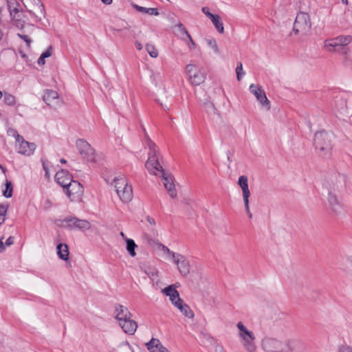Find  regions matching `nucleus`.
<instances>
[{
  "label": "nucleus",
  "mask_w": 352,
  "mask_h": 352,
  "mask_svg": "<svg viewBox=\"0 0 352 352\" xmlns=\"http://www.w3.org/2000/svg\"><path fill=\"white\" fill-rule=\"evenodd\" d=\"M201 10L211 20L216 30L219 33H223L224 28L221 16L219 14H212L208 7H203Z\"/></svg>",
  "instance_id": "nucleus-21"
},
{
  "label": "nucleus",
  "mask_w": 352,
  "mask_h": 352,
  "mask_svg": "<svg viewBox=\"0 0 352 352\" xmlns=\"http://www.w3.org/2000/svg\"><path fill=\"white\" fill-rule=\"evenodd\" d=\"M76 145L82 158L91 162L96 161L95 150L86 140L78 139L76 140Z\"/></svg>",
  "instance_id": "nucleus-10"
},
{
  "label": "nucleus",
  "mask_w": 352,
  "mask_h": 352,
  "mask_svg": "<svg viewBox=\"0 0 352 352\" xmlns=\"http://www.w3.org/2000/svg\"><path fill=\"white\" fill-rule=\"evenodd\" d=\"M60 162L63 163V164H65L66 163V160H64V159H61L60 160Z\"/></svg>",
  "instance_id": "nucleus-62"
},
{
  "label": "nucleus",
  "mask_w": 352,
  "mask_h": 352,
  "mask_svg": "<svg viewBox=\"0 0 352 352\" xmlns=\"http://www.w3.org/2000/svg\"><path fill=\"white\" fill-rule=\"evenodd\" d=\"M349 261H350L351 264V265H352V255L350 256V258H349Z\"/></svg>",
  "instance_id": "nucleus-64"
},
{
  "label": "nucleus",
  "mask_w": 352,
  "mask_h": 352,
  "mask_svg": "<svg viewBox=\"0 0 352 352\" xmlns=\"http://www.w3.org/2000/svg\"><path fill=\"white\" fill-rule=\"evenodd\" d=\"M120 346L126 352H134L131 346L127 342H124L121 343Z\"/></svg>",
  "instance_id": "nucleus-45"
},
{
  "label": "nucleus",
  "mask_w": 352,
  "mask_h": 352,
  "mask_svg": "<svg viewBox=\"0 0 352 352\" xmlns=\"http://www.w3.org/2000/svg\"><path fill=\"white\" fill-rule=\"evenodd\" d=\"M162 292L169 297V300L174 306L175 303H177L178 300H182L179 297V292L175 289L173 285H169L164 288Z\"/></svg>",
  "instance_id": "nucleus-26"
},
{
  "label": "nucleus",
  "mask_w": 352,
  "mask_h": 352,
  "mask_svg": "<svg viewBox=\"0 0 352 352\" xmlns=\"http://www.w3.org/2000/svg\"><path fill=\"white\" fill-rule=\"evenodd\" d=\"M44 169L45 170V175H48V170H47V169L45 167H44Z\"/></svg>",
  "instance_id": "nucleus-63"
},
{
  "label": "nucleus",
  "mask_w": 352,
  "mask_h": 352,
  "mask_svg": "<svg viewBox=\"0 0 352 352\" xmlns=\"http://www.w3.org/2000/svg\"><path fill=\"white\" fill-rule=\"evenodd\" d=\"M135 46L138 50H141L142 49V45L138 41L135 42Z\"/></svg>",
  "instance_id": "nucleus-55"
},
{
  "label": "nucleus",
  "mask_w": 352,
  "mask_h": 352,
  "mask_svg": "<svg viewBox=\"0 0 352 352\" xmlns=\"http://www.w3.org/2000/svg\"><path fill=\"white\" fill-rule=\"evenodd\" d=\"M8 133L9 135L14 137L16 140V142L22 138V136L20 135L14 129H9Z\"/></svg>",
  "instance_id": "nucleus-44"
},
{
  "label": "nucleus",
  "mask_w": 352,
  "mask_h": 352,
  "mask_svg": "<svg viewBox=\"0 0 352 352\" xmlns=\"http://www.w3.org/2000/svg\"><path fill=\"white\" fill-rule=\"evenodd\" d=\"M126 250L130 254L131 256L134 257L136 255V252L135 251L137 248V245L134 242L133 239H126Z\"/></svg>",
  "instance_id": "nucleus-32"
},
{
  "label": "nucleus",
  "mask_w": 352,
  "mask_h": 352,
  "mask_svg": "<svg viewBox=\"0 0 352 352\" xmlns=\"http://www.w3.org/2000/svg\"><path fill=\"white\" fill-rule=\"evenodd\" d=\"M344 4L348 5V0H341Z\"/></svg>",
  "instance_id": "nucleus-61"
},
{
  "label": "nucleus",
  "mask_w": 352,
  "mask_h": 352,
  "mask_svg": "<svg viewBox=\"0 0 352 352\" xmlns=\"http://www.w3.org/2000/svg\"><path fill=\"white\" fill-rule=\"evenodd\" d=\"M23 1V3H31V1H33V0H22ZM35 0H34V1Z\"/></svg>",
  "instance_id": "nucleus-60"
},
{
  "label": "nucleus",
  "mask_w": 352,
  "mask_h": 352,
  "mask_svg": "<svg viewBox=\"0 0 352 352\" xmlns=\"http://www.w3.org/2000/svg\"><path fill=\"white\" fill-rule=\"evenodd\" d=\"M186 43V45H188V48L190 50H194L195 49L196 47V44L194 42V41L192 40L191 36L189 34H188L186 36V41H184Z\"/></svg>",
  "instance_id": "nucleus-41"
},
{
  "label": "nucleus",
  "mask_w": 352,
  "mask_h": 352,
  "mask_svg": "<svg viewBox=\"0 0 352 352\" xmlns=\"http://www.w3.org/2000/svg\"><path fill=\"white\" fill-rule=\"evenodd\" d=\"M146 50L147 52L148 53V54L152 58H157V57L158 52H157V50H156V48L155 47L154 45H151V44H146Z\"/></svg>",
  "instance_id": "nucleus-38"
},
{
  "label": "nucleus",
  "mask_w": 352,
  "mask_h": 352,
  "mask_svg": "<svg viewBox=\"0 0 352 352\" xmlns=\"http://www.w3.org/2000/svg\"><path fill=\"white\" fill-rule=\"evenodd\" d=\"M250 92L256 97L261 107L269 111L270 109V102L267 99L265 91L260 87L252 84L250 86Z\"/></svg>",
  "instance_id": "nucleus-13"
},
{
  "label": "nucleus",
  "mask_w": 352,
  "mask_h": 352,
  "mask_svg": "<svg viewBox=\"0 0 352 352\" xmlns=\"http://www.w3.org/2000/svg\"><path fill=\"white\" fill-rule=\"evenodd\" d=\"M244 204L245 211V213H246L247 216L248 217V218L250 219H252L253 215H252V213L250 211V203H247L246 202V204Z\"/></svg>",
  "instance_id": "nucleus-46"
},
{
  "label": "nucleus",
  "mask_w": 352,
  "mask_h": 352,
  "mask_svg": "<svg viewBox=\"0 0 352 352\" xmlns=\"http://www.w3.org/2000/svg\"><path fill=\"white\" fill-rule=\"evenodd\" d=\"M3 195L7 197L10 198L12 195V186L10 181L6 180V190L3 192Z\"/></svg>",
  "instance_id": "nucleus-37"
},
{
  "label": "nucleus",
  "mask_w": 352,
  "mask_h": 352,
  "mask_svg": "<svg viewBox=\"0 0 352 352\" xmlns=\"http://www.w3.org/2000/svg\"><path fill=\"white\" fill-rule=\"evenodd\" d=\"M13 243H14V239H13V237L10 236L9 238L7 239L4 245H5V246L6 245L10 246V245H12Z\"/></svg>",
  "instance_id": "nucleus-50"
},
{
  "label": "nucleus",
  "mask_w": 352,
  "mask_h": 352,
  "mask_svg": "<svg viewBox=\"0 0 352 352\" xmlns=\"http://www.w3.org/2000/svg\"><path fill=\"white\" fill-rule=\"evenodd\" d=\"M43 99L48 106L54 109L60 107L62 104V100L59 98L58 93L52 89L45 91Z\"/></svg>",
  "instance_id": "nucleus-17"
},
{
  "label": "nucleus",
  "mask_w": 352,
  "mask_h": 352,
  "mask_svg": "<svg viewBox=\"0 0 352 352\" xmlns=\"http://www.w3.org/2000/svg\"><path fill=\"white\" fill-rule=\"evenodd\" d=\"M250 196V192L248 188V178L243 176V204L250 203L249 197Z\"/></svg>",
  "instance_id": "nucleus-34"
},
{
  "label": "nucleus",
  "mask_w": 352,
  "mask_h": 352,
  "mask_svg": "<svg viewBox=\"0 0 352 352\" xmlns=\"http://www.w3.org/2000/svg\"><path fill=\"white\" fill-rule=\"evenodd\" d=\"M352 42V36L341 35L335 38L326 39L324 41V48L329 52L342 54L344 56V63L347 67H352V58L347 54V45Z\"/></svg>",
  "instance_id": "nucleus-2"
},
{
  "label": "nucleus",
  "mask_w": 352,
  "mask_h": 352,
  "mask_svg": "<svg viewBox=\"0 0 352 352\" xmlns=\"http://www.w3.org/2000/svg\"><path fill=\"white\" fill-rule=\"evenodd\" d=\"M62 226L69 230L76 229L85 231L89 230L91 225L87 220L78 219L75 217H68L63 220Z\"/></svg>",
  "instance_id": "nucleus-8"
},
{
  "label": "nucleus",
  "mask_w": 352,
  "mask_h": 352,
  "mask_svg": "<svg viewBox=\"0 0 352 352\" xmlns=\"http://www.w3.org/2000/svg\"><path fill=\"white\" fill-rule=\"evenodd\" d=\"M10 15L21 12L19 10L20 5L16 0H6Z\"/></svg>",
  "instance_id": "nucleus-31"
},
{
  "label": "nucleus",
  "mask_w": 352,
  "mask_h": 352,
  "mask_svg": "<svg viewBox=\"0 0 352 352\" xmlns=\"http://www.w3.org/2000/svg\"><path fill=\"white\" fill-rule=\"evenodd\" d=\"M202 105L208 115L218 124H224V121L214 104L208 100L202 102Z\"/></svg>",
  "instance_id": "nucleus-15"
},
{
  "label": "nucleus",
  "mask_w": 352,
  "mask_h": 352,
  "mask_svg": "<svg viewBox=\"0 0 352 352\" xmlns=\"http://www.w3.org/2000/svg\"><path fill=\"white\" fill-rule=\"evenodd\" d=\"M24 16L22 12L10 15L14 25L21 31V33L17 34V36L25 42L28 47H30L32 40L28 34H32L36 27L33 24L26 23L23 19Z\"/></svg>",
  "instance_id": "nucleus-3"
},
{
  "label": "nucleus",
  "mask_w": 352,
  "mask_h": 352,
  "mask_svg": "<svg viewBox=\"0 0 352 352\" xmlns=\"http://www.w3.org/2000/svg\"><path fill=\"white\" fill-rule=\"evenodd\" d=\"M333 135L326 131L316 133L314 137V145L320 151V155L324 157H329L331 151V141Z\"/></svg>",
  "instance_id": "nucleus-5"
},
{
  "label": "nucleus",
  "mask_w": 352,
  "mask_h": 352,
  "mask_svg": "<svg viewBox=\"0 0 352 352\" xmlns=\"http://www.w3.org/2000/svg\"><path fill=\"white\" fill-rule=\"evenodd\" d=\"M185 72L188 82L192 86L201 85L206 78L205 70L193 63H189L186 66Z\"/></svg>",
  "instance_id": "nucleus-6"
},
{
  "label": "nucleus",
  "mask_w": 352,
  "mask_h": 352,
  "mask_svg": "<svg viewBox=\"0 0 352 352\" xmlns=\"http://www.w3.org/2000/svg\"><path fill=\"white\" fill-rule=\"evenodd\" d=\"M338 102L340 103V107H338V105H336V108L337 109V110L339 112L342 113L345 111L346 108V102L344 101H343L342 99L336 101V102Z\"/></svg>",
  "instance_id": "nucleus-43"
},
{
  "label": "nucleus",
  "mask_w": 352,
  "mask_h": 352,
  "mask_svg": "<svg viewBox=\"0 0 352 352\" xmlns=\"http://www.w3.org/2000/svg\"><path fill=\"white\" fill-rule=\"evenodd\" d=\"M51 48L52 47H50L48 50H47L45 52H43L41 56H43V58H44L50 57L52 55L51 51H50Z\"/></svg>",
  "instance_id": "nucleus-49"
},
{
  "label": "nucleus",
  "mask_w": 352,
  "mask_h": 352,
  "mask_svg": "<svg viewBox=\"0 0 352 352\" xmlns=\"http://www.w3.org/2000/svg\"><path fill=\"white\" fill-rule=\"evenodd\" d=\"M146 222L148 223V226L151 227L150 228L152 229L155 226V221L153 218L148 216L146 218Z\"/></svg>",
  "instance_id": "nucleus-47"
},
{
  "label": "nucleus",
  "mask_w": 352,
  "mask_h": 352,
  "mask_svg": "<svg viewBox=\"0 0 352 352\" xmlns=\"http://www.w3.org/2000/svg\"><path fill=\"white\" fill-rule=\"evenodd\" d=\"M261 346L265 352H305V344L298 340L281 342L272 338L263 339Z\"/></svg>",
  "instance_id": "nucleus-1"
},
{
  "label": "nucleus",
  "mask_w": 352,
  "mask_h": 352,
  "mask_svg": "<svg viewBox=\"0 0 352 352\" xmlns=\"http://www.w3.org/2000/svg\"><path fill=\"white\" fill-rule=\"evenodd\" d=\"M133 8H135L137 11L146 14L150 16H157L159 15L158 9L155 8H145L143 6H140L137 4H132Z\"/></svg>",
  "instance_id": "nucleus-30"
},
{
  "label": "nucleus",
  "mask_w": 352,
  "mask_h": 352,
  "mask_svg": "<svg viewBox=\"0 0 352 352\" xmlns=\"http://www.w3.org/2000/svg\"><path fill=\"white\" fill-rule=\"evenodd\" d=\"M8 210V206L0 204V226L3 223Z\"/></svg>",
  "instance_id": "nucleus-39"
},
{
  "label": "nucleus",
  "mask_w": 352,
  "mask_h": 352,
  "mask_svg": "<svg viewBox=\"0 0 352 352\" xmlns=\"http://www.w3.org/2000/svg\"><path fill=\"white\" fill-rule=\"evenodd\" d=\"M242 70V63H239L236 68V78L239 81L241 80V71Z\"/></svg>",
  "instance_id": "nucleus-48"
},
{
  "label": "nucleus",
  "mask_w": 352,
  "mask_h": 352,
  "mask_svg": "<svg viewBox=\"0 0 352 352\" xmlns=\"http://www.w3.org/2000/svg\"><path fill=\"white\" fill-rule=\"evenodd\" d=\"M24 5L35 22H41L42 19L45 18L44 7L40 0H35Z\"/></svg>",
  "instance_id": "nucleus-11"
},
{
  "label": "nucleus",
  "mask_w": 352,
  "mask_h": 352,
  "mask_svg": "<svg viewBox=\"0 0 352 352\" xmlns=\"http://www.w3.org/2000/svg\"><path fill=\"white\" fill-rule=\"evenodd\" d=\"M175 26L177 27V30L179 33V36L181 37V38L183 40V41H186V36L189 34L188 32L187 31V30L186 29V28L184 26V25L180 23V22H178Z\"/></svg>",
  "instance_id": "nucleus-36"
},
{
  "label": "nucleus",
  "mask_w": 352,
  "mask_h": 352,
  "mask_svg": "<svg viewBox=\"0 0 352 352\" xmlns=\"http://www.w3.org/2000/svg\"><path fill=\"white\" fill-rule=\"evenodd\" d=\"M215 351L216 352H224L223 349L222 348V346H217L216 347Z\"/></svg>",
  "instance_id": "nucleus-56"
},
{
  "label": "nucleus",
  "mask_w": 352,
  "mask_h": 352,
  "mask_svg": "<svg viewBox=\"0 0 352 352\" xmlns=\"http://www.w3.org/2000/svg\"><path fill=\"white\" fill-rule=\"evenodd\" d=\"M161 177L162 179L163 184L166 189L169 196L172 198H175L177 197V190L175 188L173 175H171L170 173L162 171Z\"/></svg>",
  "instance_id": "nucleus-19"
},
{
  "label": "nucleus",
  "mask_w": 352,
  "mask_h": 352,
  "mask_svg": "<svg viewBox=\"0 0 352 352\" xmlns=\"http://www.w3.org/2000/svg\"><path fill=\"white\" fill-rule=\"evenodd\" d=\"M3 101L8 106H14L16 104V98L10 93L5 92L3 94Z\"/></svg>",
  "instance_id": "nucleus-35"
},
{
  "label": "nucleus",
  "mask_w": 352,
  "mask_h": 352,
  "mask_svg": "<svg viewBox=\"0 0 352 352\" xmlns=\"http://www.w3.org/2000/svg\"><path fill=\"white\" fill-rule=\"evenodd\" d=\"M159 248L164 254L169 255L171 259L173 258V254H176L175 252L170 251L166 246L162 244H160Z\"/></svg>",
  "instance_id": "nucleus-42"
},
{
  "label": "nucleus",
  "mask_w": 352,
  "mask_h": 352,
  "mask_svg": "<svg viewBox=\"0 0 352 352\" xmlns=\"http://www.w3.org/2000/svg\"><path fill=\"white\" fill-rule=\"evenodd\" d=\"M171 260L177 265L179 273L182 276H186L190 273V263L184 255L179 253L173 254V258Z\"/></svg>",
  "instance_id": "nucleus-14"
},
{
  "label": "nucleus",
  "mask_w": 352,
  "mask_h": 352,
  "mask_svg": "<svg viewBox=\"0 0 352 352\" xmlns=\"http://www.w3.org/2000/svg\"><path fill=\"white\" fill-rule=\"evenodd\" d=\"M6 250L5 245L3 242V239H0V252H3Z\"/></svg>",
  "instance_id": "nucleus-51"
},
{
  "label": "nucleus",
  "mask_w": 352,
  "mask_h": 352,
  "mask_svg": "<svg viewBox=\"0 0 352 352\" xmlns=\"http://www.w3.org/2000/svg\"><path fill=\"white\" fill-rule=\"evenodd\" d=\"M206 43L208 45L210 46L213 50L215 54H219L220 51L217 43L214 39H207Z\"/></svg>",
  "instance_id": "nucleus-40"
},
{
  "label": "nucleus",
  "mask_w": 352,
  "mask_h": 352,
  "mask_svg": "<svg viewBox=\"0 0 352 352\" xmlns=\"http://www.w3.org/2000/svg\"><path fill=\"white\" fill-rule=\"evenodd\" d=\"M101 1L106 5H110L112 3V0H101Z\"/></svg>",
  "instance_id": "nucleus-57"
},
{
  "label": "nucleus",
  "mask_w": 352,
  "mask_h": 352,
  "mask_svg": "<svg viewBox=\"0 0 352 352\" xmlns=\"http://www.w3.org/2000/svg\"><path fill=\"white\" fill-rule=\"evenodd\" d=\"M45 63V58H43V56H40L38 60V64L40 65H43Z\"/></svg>",
  "instance_id": "nucleus-53"
},
{
  "label": "nucleus",
  "mask_w": 352,
  "mask_h": 352,
  "mask_svg": "<svg viewBox=\"0 0 352 352\" xmlns=\"http://www.w3.org/2000/svg\"><path fill=\"white\" fill-rule=\"evenodd\" d=\"M16 148L19 153L26 156H30L35 151L36 145L34 143L25 141L22 137L16 142Z\"/></svg>",
  "instance_id": "nucleus-18"
},
{
  "label": "nucleus",
  "mask_w": 352,
  "mask_h": 352,
  "mask_svg": "<svg viewBox=\"0 0 352 352\" xmlns=\"http://www.w3.org/2000/svg\"><path fill=\"white\" fill-rule=\"evenodd\" d=\"M67 197L72 201H79L83 195V187L77 181L72 180L65 188Z\"/></svg>",
  "instance_id": "nucleus-12"
},
{
  "label": "nucleus",
  "mask_w": 352,
  "mask_h": 352,
  "mask_svg": "<svg viewBox=\"0 0 352 352\" xmlns=\"http://www.w3.org/2000/svg\"><path fill=\"white\" fill-rule=\"evenodd\" d=\"M340 352H352V349L349 346H343L341 349Z\"/></svg>",
  "instance_id": "nucleus-52"
},
{
  "label": "nucleus",
  "mask_w": 352,
  "mask_h": 352,
  "mask_svg": "<svg viewBox=\"0 0 352 352\" xmlns=\"http://www.w3.org/2000/svg\"><path fill=\"white\" fill-rule=\"evenodd\" d=\"M144 272L152 281L158 280V271L155 268L148 267Z\"/></svg>",
  "instance_id": "nucleus-33"
},
{
  "label": "nucleus",
  "mask_w": 352,
  "mask_h": 352,
  "mask_svg": "<svg viewBox=\"0 0 352 352\" xmlns=\"http://www.w3.org/2000/svg\"><path fill=\"white\" fill-rule=\"evenodd\" d=\"M327 201L329 206L335 214H341L344 211V208L341 202L339 201L337 195L332 192H329Z\"/></svg>",
  "instance_id": "nucleus-20"
},
{
  "label": "nucleus",
  "mask_w": 352,
  "mask_h": 352,
  "mask_svg": "<svg viewBox=\"0 0 352 352\" xmlns=\"http://www.w3.org/2000/svg\"><path fill=\"white\" fill-rule=\"evenodd\" d=\"M55 179L60 186L65 188L69 182H71L72 177L68 171L65 170H60L56 173Z\"/></svg>",
  "instance_id": "nucleus-23"
},
{
  "label": "nucleus",
  "mask_w": 352,
  "mask_h": 352,
  "mask_svg": "<svg viewBox=\"0 0 352 352\" xmlns=\"http://www.w3.org/2000/svg\"><path fill=\"white\" fill-rule=\"evenodd\" d=\"M118 324L123 331L129 335H133L138 328L137 322L132 320L131 318H127L124 322Z\"/></svg>",
  "instance_id": "nucleus-24"
},
{
  "label": "nucleus",
  "mask_w": 352,
  "mask_h": 352,
  "mask_svg": "<svg viewBox=\"0 0 352 352\" xmlns=\"http://www.w3.org/2000/svg\"><path fill=\"white\" fill-rule=\"evenodd\" d=\"M111 185L114 187L118 196L122 201L128 203L131 201L133 190L125 176L120 175L115 177Z\"/></svg>",
  "instance_id": "nucleus-4"
},
{
  "label": "nucleus",
  "mask_w": 352,
  "mask_h": 352,
  "mask_svg": "<svg viewBox=\"0 0 352 352\" xmlns=\"http://www.w3.org/2000/svg\"><path fill=\"white\" fill-rule=\"evenodd\" d=\"M237 327L240 331V336H242V322H239L237 324Z\"/></svg>",
  "instance_id": "nucleus-54"
},
{
  "label": "nucleus",
  "mask_w": 352,
  "mask_h": 352,
  "mask_svg": "<svg viewBox=\"0 0 352 352\" xmlns=\"http://www.w3.org/2000/svg\"><path fill=\"white\" fill-rule=\"evenodd\" d=\"M114 314L118 324L124 322L129 318H131V314L128 308L121 305H116Z\"/></svg>",
  "instance_id": "nucleus-22"
},
{
  "label": "nucleus",
  "mask_w": 352,
  "mask_h": 352,
  "mask_svg": "<svg viewBox=\"0 0 352 352\" xmlns=\"http://www.w3.org/2000/svg\"><path fill=\"white\" fill-rule=\"evenodd\" d=\"M253 332L248 330L243 326V350L247 352H256L257 346Z\"/></svg>",
  "instance_id": "nucleus-16"
},
{
  "label": "nucleus",
  "mask_w": 352,
  "mask_h": 352,
  "mask_svg": "<svg viewBox=\"0 0 352 352\" xmlns=\"http://www.w3.org/2000/svg\"><path fill=\"white\" fill-rule=\"evenodd\" d=\"M242 183H243L242 176H241V177H239V180H238V184L239 185V186L241 188H242Z\"/></svg>",
  "instance_id": "nucleus-58"
},
{
  "label": "nucleus",
  "mask_w": 352,
  "mask_h": 352,
  "mask_svg": "<svg viewBox=\"0 0 352 352\" xmlns=\"http://www.w3.org/2000/svg\"><path fill=\"white\" fill-rule=\"evenodd\" d=\"M57 254L63 261H67L69 259V248L68 245L65 243H59L57 247Z\"/></svg>",
  "instance_id": "nucleus-29"
},
{
  "label": "nucleus",
  "mask_w": 352,
  "mask_h": 352,
  "mask_svg": "<svg viewBox=\"0 0 352 352\" xmlns=\"http://www.w3.org/2000/svg\"><path fill=\"white\" fill-rule=\"evenodd\" d=\"M170 96L165 89L159 90L157 102L164 110H169L168 100Z\"/></svg>",
  "instance_id": "nucleus-27"
},
{
  "label": "nucleus",
  "mask_w": 352,
  "mask_h": 352,
  "mask_svg": "<svg viewBox=\"0 0 352 352\" xmlns=\"http://www.w3.org/2000/svg\"><path fill=\"white\" fill-rule=\"evenodd\" d=\"M150 153L148 154V158L146 162L145 166L150 173L157 175V172L162 173L164 171L162 166L158 162V157L157 155V151L155 149V145L151 142L149 144Z\"/></svg>",
  "instance_id": "nucleus-9"
},
{
  "label": "nucleus",
  "mask_w": 352,
  "mask_h": 352,
  "mask_svg": "<svg viewBox=\"0 0 352 352\" xmlns=\"http://www.w3.org/2000/svg\"><path fill=\"white\" fill-rule=\"evenodd\" d=\"M146 346L150 352H170L167 349L164 347L160 341L156 338H152L146 343Z\"/></svg>",
  "instance_id": "nucleus-25"
},
{
  "label": "nucleus",
  "mask_w": 352,
  "mask_h": 352,
  "mask_svg": "<svg viewBox=\"0 0 352 352\" xmlns=\"http://www.w3.org/2000/svg\"><path fill=\"white\" fill-rule=\"evenodd\" d=\"M120 236H121V237H122L123 239H124L125 241H126V239H127V238L126 237V236H125V234H124V233L123 232H121L120 233Z\"/></svg>",
  "instance_id": "nucleus-59"
},
{
  "label": "nucleus",
  "mask_w": 352,
  "mask_h": 352,
  "mask_svg": "<svg viewBox=\"0 0 352 352\" xmlns=\"http://www.w3.org/2000/svg\"><path fill=\"white\" fill-rule=\"evenodd\" d=\"M175 307H177L186 317L188 318H192L194 317L193 311L187 304L184 302L183 300H178L177 303H175Z\"/></svg>",
  "instance_id": "nucleus-28"
},
{
  "label": "nucleus",
  "mask_w": 352,
  "mask_h": 352,
  "mask_svg": "<svg viewBox=\"0 0 352 352\" xmlns=\"http://www.w3.org/2000/svg\"><path fill=\"white\" fill-rule=\"evenodd\" d=\"M311 23L309 14L306 12H299L294 23L293 32L302 35L307 34L311 30Z\"/></svg>",
  "instance_id": "nucleus-7"
}]
</instances>
